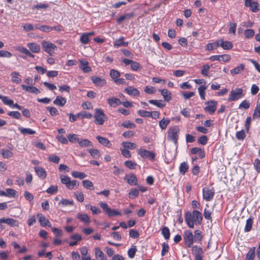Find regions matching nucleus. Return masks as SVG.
I'll list each match as a JSON object with an SVG mask.
<instances>
[{
	"mask_svg": "<svg viewBox=\"0 0 260 260\" xmlns=\"http://www.w3.org/2000/svg\"><path fill=\"white\" fill-rule=\"evenodd\" d=\"M60 181L62 184H64L66 187L69 189L78 188L79 184L77 180H71L70 178L67 175H61L60 176Z\"/></svg>",
	"mask_w": 260,
	"mask_h": 260,
	"instance_id": "obj_1",
	"label": "nucleus"
},
{
	"mask_svg": "<svg viewBox=\"0 0 260 260\" xmlns=\"http://www.w3.org/2000/svg\"><path fill=\"white\" fill-rule=\"evenodd\" d=\"M179 131V127L175 125L171 127L168 132V139L172 141L175 145H177Z\"/></svg>",
	"mask_w": 260,
	"mask_h": 260,
	"instance_id": "obj_2",
	"label": "nucleus"
},
{
	"mask_svg": "<svg viewBox=\"0 0 260 260\" xmlns=\"http://www.w3.org/2000/svg\"><path fill=\"white\" fill-rule=\"evenodd\" d=\"M94 118V122L98 125H103L105 120L108 119V116L104 113L103 110L99 108L95 109Z\"/></svg>",
	"mask_w": 260,
	"mask_h": 260,
	"instance_id": "obj_3",
	"label": "nucleus"
},
{
	"mask_svg": "<svg viewBox=\"0 0 260 260\" xmlns=\"http://www.w3.org/2000/svg\"><path fill=\"white\" fill-rule=\"evenodd\" d=\"M68 115L69 116V120L71 122H74L77 120V119L79 117H81L82 118L90 119L92 117V115L87 111L80 112L76 115H74L72 113H69L68 114Z\"/></svg>",
	"mask_w": 260,
	"mask_h": 260,
	"instance_id": "obj_4",
	"label": "nucleus"
},
{
	"mask_svg": "<svg viewBox=\"0 0 260 260\" xmlns=\"http://www.w3.org/2000/svg\"><path fill=\"white\" fill-rule=\"evenodd\" d=\"M243 89L242 88H236L235 90H232L230 93L228 98V101H235L242 98L244 96V94L243 93Z\"/></svg>",
	"mask_w": 260,
	"mask_h": 260,
	"instance_id": "obj_5",
	"label": "nucleus"
},
{
	"mask_svg": "<svg viewBox=\"0 0 260 260\" xmlns=\"http://www.w3.org/2000/svg\"><path fill=\"white\" fill-rule=\"evenodd\" d=\"M101 207L106 212V214L109 217H113L121 215V214L116 210L111 209L108 206V205L104 202H101L99 204Z\"/></svg>",
	"mask_w": 260,
	"mask_h": 260,
	"instance_id": "obj_6",
	"label": "nucleus"
},
{
	"mask_svg": "<svg viewBox=\"0 0 260 260\" xmlns=\"http://www.w3.org/2000/svg\"><path fill=\"white\" fill-rule=\"evenodd\" d=\"M192 253L194 256V260H203L204 251L202 247L198 245L192 247Z\"/></svg>",
	"mask_w": 260,
	"mask_h": 260,
	"instance_id": "obj_7",
	"label": "nucleus"
},
{
	"mask_svg": "<svg viewBox=\"0 0 260 260\" xmlns=\"http://www.w3.org/2000/svg\"><path fill=\"white\" fill-rule=\"evenodd\" d=\"M184 243L188 248L191 247L194 242L193 236L190 231H185L183 235Z\"/></svg>",
	"mask_w": 260,
	"mask_h": 260,
	"instance_id": "obj_8",
	"label": "nucleus"
},
{
	"mask_svg": "<svg viewBox=\"0 0 260 260\" xmlns=\"http://www.w3.org/2000/svg\"><path fill=\"white\" fill-rule=\"evenodd\" d=\"M205 105L207 106L204 108V110L211 115L214 114L216 110L217 102L214 100H211L206 102Z\"/></svg>",
	"mask_w": 260,
	"mask_h": 260,
	"instance_id": "obj_9",
	"label": "nucleus"
},
{
	"mask_svg": "<svg viewBox=\"0 0 260 260\" xmlns=\"http://www.w3.org/2000/svg\"><path fill=\"white\" fill-rule=\"evenodd\" d=\"M214 189L213 188H209L205 187L203 189V197L206 201H210L214 196Z\"/></svg>",
	"mask_w": 260,
	"mask_h": 260,
	"instance_id": "obj_10",
	"label": "nucleus"
},
{
	"mask_svg": "<svg viewBox=\"0 0 260 260\" xmlns=\"http://www.w3.org/2000/svg\"><path fill=\"white\" fill-rule=\"evenodd\" d=\"M42 45L44 50L49 53L50 55H52L53 51L57 48L55 45L46 41H43L42 43Z\"/></svg>",
	"mask_w": 260,
	"mask_h": 260,
	"instance_id": "obj_11",
	"label": "nucleus"
},
{
	"mask_svg": "<svg viewBox=\"0 0 260 260\" xmlns=\"http://www.w3.org/2000/svg\"><path fill=\"white\" fill-rule=\"evenodd\" d=\"M139 154L143 158H148L151 160H154L155 157V153L144 149H140L138 151Z\"/></svg>",
	"mask_w": 260,
	"mask_h": 260,
	"instance_id": "obj_12",
	"label": "nucleus"
},
{
	"mask_svg": "<svg viewBox=\"0 0 260 260\" xmlns=\"http://www.w3.org/2000/svg\"><path fill=\"white\" fill-rule=\"evenodd\" d=\"M40 225L43 227H51V223L42 213H38L37 215Z\"/></svg>",
	"mask_w": 260,
	"mask_h": 260,
	"instance_id": "obj_13",
	"label": "nucleus"
},
{
	"mask_svg": "<svg viewBox=\"0 0 260 260\" xmlns=\"http://www.w3.org/2000/svg\"><path fill=\"white\" fill-rule=\"evenodd\" d=\"M124 180L131 185H137L138 184V179L136 176L133 173L126 175L124 178Z\"/></svg>",
	"mask_w": 260,
	"mask_h": 260,
	"instance_id": "obj_14",
	"label": "nucleus"
},
{
	"mask_svg": "<svg viewBox=\"0 0 260 260\" xmlns=\"http://www.w3.org/2000/svg\"><path fill=\"white\" fill-rule=\"evenodd\" d=\"M217 44L218 46L221 47L224 50H230L232 48L233 45V43L228 41H224L222 39L217 40Z\"/></svg>",
	"mask_w": 260,
	"mask_h": 260,
	"instance_id": "obj_15",
	"label": "nucleus"
},
{
	"mask_svg": "<svg viewBox=\"0 0 260 260\" xmlns=\"http://www.w3.org/2000/svg\"><path fill=\"white\" fill-rule=\"evenodd\" d=\"M5 223L8 224L10 226L12 227L14 226H18V221L15 219H14L11 218H1L0 219V223Z\"/></svg>",
	"mask_w": 260,
	"mask_h": 260,
	"instance_id": "obj_16",
	"label": "nucleus"
},
{
	"mask_svg": "<svg viewBox=\"0 0 260 260\" xmlns=\"http://www.w3.org/2000/svg\"><path fill=\"white\" fill-rule=\"evenodd\" d=\"M80 66L79 68L85 73H89L92 71L91 68L88 66V62L85 60H80Z\"/></svg>",
	"mask_w": 260,
	"mask_h": 260,
	"instance_id": "obj_17",
	"label": "nucleus"
},
{
	"mask_svg": "<svg viewBox=\"0 0 260 260\" xmlns=\"http://www.w3.org/2000/svg\"><path fill=\"white\" fill-rule=\"evenodd\" d=\"M124 91L129 95L139 96L140 95L139 90L133 86H128L125 88Z\"/></svg>",
	"mask_w": 260,
	"mask_h": 260,
	"instance_id": "obj_18",
	"label": "nucleus"
},
{
	"mask_svg": "<svg viewBox=\"0 0 260 260\" xmlns=\"http://www.w3.org/2000/svg\"><path fill=\"white\" fill-rule=\"evenodd\" d=\"M193 221L196 224L200 225L201 224L203 216L202 213L198 210H194L193 211Z\"/></svg>",
	"mask_w": 260,
	"mask_h": 260,
	"instance_id": "obj_19",
	"label": "nucleus"
},
{
	"mask_svg": "<svg viewBox=\"0 0 260 260\" xmlns=\"http://www.w3.org/2000/svg\"><path fill=\"white\" fill-rule=\"evenodd\" d=\"M92 82L98 86L102 87L106 85V81L99 77L94 76L91 78Z\"/></svg>",
	"mask_w": 260,
	"mask_h": 260,
	"instance_id": "obj_20",
	"label": "nucleus"
},
{
	"mask_svg": "<svg viewBox=\"0 0 260 260\" xmlns=\"http://www.w3.org/2000/svg\"><path fill=\"white\" fill-rule=\"evenodd\" d=\"M34 170L39 178L42 179L46 178L47 173L44 168L41 167H35Z\"/></svg>",
	"mask_w": 260,
	"mask_h": 260,
	"instance_id": "obj_21",
	"label": "nucleus"
},
{
	"mask_svg": "<svg viewBox=\"0 0 260 260\" xmlns=\"http://www.w3.org/2000/svg\"><path fill=\"white\" fill-rule=\"evenodd\" d=\"M107 102L109 106L111 107H116L122 104L120 99L115 97H112L108 99Z\"/></svg>",
	"mask_w": 260,
	"mask_h": 260,
	"instance_id": "obj_22",
	"label": "nucleus"
},
{
	"mask_svg": "<svg viewBox=\"0 0 260 260\" xmlns=\"http://www.w3.org/2000/svg\"><path fill=\"white\" fill-rule=\"evenodd\" d=\"M21 86L23 90L30 93L39 94L41 92L40 90L35 86H27L24 84H22Z\"/></svg>",
	"mask_w": 260,
	"mask_h": 260,
	"instance_id": "obj_23",
	"label": "nucleus"
},
{
	"mask_svg": "<svg viewBox=\"0 0 260 260\" xmlns=\"http://www.w3.org/2000/svg\"><path fill=\"white\" fill-rule=\"evenodd\" d=\"M161 95L164 97L165 101L169 102L172 100V93L167 89L159 90Z\"/></svg>",
	"mask_w": 260,
	"mask_h": 260,
	"instance_id": "obj_24",
	"label": "nucleus"
},
{
	"mask_svg": "<svg viewBox=\"0 0 260 260\" xmlns=\"http://www.w3.org/2000/svg\"><path fill=\"white\" fill-rule=\"evenodd\" d=\"M27 46L33 53H38L40 52V46L36 43H29L27 44Z\"/></svg>",
	"mask_w": 260,
	"mask_h": 260,
	"instance_id": "obj_25",
	"label": "nucleus"
},
{
	"mask_svg": "<svg viewBox=\"0 0 260 260\" xmlns=\"http://www.w3.org/2000/svg\"><path fill=\"white\" fill-rule=\"evenodd\" d=\"M191 153L193 154H198L199 155L200 158L201 159L203 158L205 156V152L203 149L198 147H193L191 148Z\"/></svg>",
	"mask_w": 260,
	"mask_h": 260,
	"instance_id": "obj_26",
	"label": "nucleus"
},
{
	"mask_svg": "<svg viewBox=\"0 0 260 260\" xmlns=\"http://www.w3.org/2000/svg\"><path fill=\"white\" fill-rule=\"evenodd\" d=\"M96 139L98 140L99 142L103 146L109 148L111 147V143L110 141L106 138L98 136L96 137Z\"/></svg>",
	"mask_w": 260,
	"mask_h": 260,
	"instance_id": "obj_27",
	"label": "nucleus"
},
{
	"mask_svg": "<svg viewBox=\"0 0 260 260\" xmlns=\"http://www.w3.org/2000/svg\"><path fill=\"white\" fill-rule=\"evenodd\" d=\"M94 252L96 258H100V260H108L107 256L99 247L95 248Z\"/></svg>",
	"mask_w": 260,
	"mask_h": 260,
	"instance_id": "obj_28",
	"label": "nucleus"
},
{
	"mask_svg": "<svg viewBox=\"0 0 260 260\" xmlns=\"http://www.w3.org/2000/svg\"><path fill=\"white\" fill-rule=\"evenodd\" d=\"M245 65L244 64L241 63L239 64L238 67L231 70L230 71L231 74L232 76H235V75L241 73L242 71H243L245 70Z\"/></svg>",
	"mask_w": 260,
	"mask_h": 260,
	"instance_id": "obj_29",
	"label": "nucleus"
},
{
	"mask_svg": "<svg viewBox=\"0 0 260 260\" xmlns=\"http://www.w3.org/2000/svg\"><path fill=\"white\" fill-rule=\"evenodd\" d=\"M78 144L82 148L92 147L93 146L92 142L86 139H80Z\"/></svg>",
	"mask_w": 260,
	"mask_h": 260,
	"instance_id": "obj_30",
	"label": "nucleus"
},
{
	"mask_svg": "<svg viewBox=\"0 0 260 260\" xmlns=\"http://www.w3.org/2000/svg\"><path fill=\"white\" fill-rule=\"evenodd\" d=\"M67 103L66 98L61 96H57L55 100L53 101V104L57 106L60 107L63 106Z\"/></svg>",
	"mask_w": 260,
	"mask_h": 260,
	"instance_id": "obj_31",
	"label": "nucleus"
},
{
	"mask_svg": "<svg viewBox=\"0 0 260 260\" xmlns=\"http://www.w3.org/2000/svg\"><path fill=\"white\" fill-rule=\"evenodd\" d=\"M148 103L155 105L159 108H162L166 105L165 102L162 100H150L148 101Z\"/></svg>",
	"mask_w": 260,
	"mask_h": 260,
	"instance_id": "obj_32",
	"label": "nucleus"
},
{
	"mask_svg": "<svg viewBox=\"0 0 260 260\" xmlns=\"http://www.w3.org/2000/svg\"><path fill=\"white\" fill-rule=\"evenodd\" d=\"M77 218L81 221L86 224H89L90 222V218L86 214L78 213L77 215Z\"/></svg>",
	"mask_w": 260,
	"mask_h": 260,
	"instance_id": "obj_33",
	"label": "nucleus"
},
{
	"mask_svg": "<svg viewBox=\"0 0 260 260\" xmlns=\"http://www.w3.org/2000/svg\"><path fill=\"white\" fill-rule=\"evenodd\" d=\"M170 121L169 118L164 117L159 121V126L162 130H164L166 128L168 124H169Z\"/></svg>",
	"mask_w": 260,
	"mask_h": 260,
	"instance_id": "obj_34",
	"label": "nucleus"
},
{
	"mask_svg": "<svg viewBox=\"0 0 260 260\" xmlns=\"http://www.w3.org/2000/svg\"><path fill=\"white\" fill-rule=\"evenodd\" d=\"M135 15L134 13L132 12L130 13H126L123 15L120 16L117 20V22L118 23H121L123 20L127 19H129Z\"/></svg>",
	"mask_w": 260,
	"mask_h": 260,
	"instance_id": "obj_35",
	"label": "nucleus"
},
{
	"mask_svg": "<svg viewBox=\"0 0 260 260\" xmlns=\"http://www.w3.org/2000/svg\"><path fill=\"white\" fill-rule=\"evenodd\" d=\"M87 151L94 158L98 159L101 156V153L100 151L96 149H88L87 150Z\"/></svg>",
	"mask_w": 260,
	"mask_h": 260,
	"instance_id": "obj_36",
	"label": "nucleus"
},
{
	"mask_svg": "<svg viewBox=\"0 0 260 260\" xmlns=\"http://www.w3.org/2000/svg\"><path fill=\"white\" fill-rule=\"evenodd\" d=\"M12 81L17 84L21 83V79L19 78L20 74L18 72H13L11 74Z\"/></svg>",
	"mask_w": 260,
	"mask_h": 260,
	"instance_id": "obj_37",
	"label": "nucleus"
},
{
	"mask_svg": "<svg viewBox=\"0 0 260 260\" xmlns=\"http://www.w3.org/2000/svg\"><path fill=\"white\" fill-rule=\"evenodd\" d=\"M18 129L22 134L23 135H34L36 134V131L29 128H24L22 127H19Z\"/></svg>",
	"mask_w": 260,
	"mask_h": 260,
	"instance_id": "obj_38",
	"label": "nucleus"
},
{
	"mask_svg": "<svg viewBox=\"0 0 260 260\" xmlns=\"http://www.w3.org/2000/svg\"><path fill=\"white\" fill-rule=\"evenodd\" d=\"M189 169V166L186 162H183L180 164L179 166V172L182 175H184Z\"/></svg>",
	"mask_w": 260,
	"mask_h": 260,
	"instance_id": "obj_39",
	"label": "nucleus"
},
{
	"mask_svg": "<svg viewBox=\"0 0 260 260\" xmlns=\"http://www.w3.org/2000/svg\"><path fill=\"white\" fill-rule=\"evenodd\" d=\"M255 248L253 247L250 249L247 252L245 259L246 260H253L255 256Z\"/></svg>",
	"mask_w": 260,
	"mask_h": 260,
	"instance_id": "obj_40",
	"label": "nucleus"
},
{
	"mask_svg": "<svg viewBox=\"0 0 260 260\" xmlns=\"http://www.w3.org/2000/svg\"><path fill=\"white\" fill-rule=\"evenodd\" d=\"M67 138L68 139V141H70L72 143H75L76 142L79 143L80 138L78 137V136L76 134H69L67 136Z\"/></svg>",
	"mask_w": 260,
	"mask_h": 260,
	"instance_id": "obj_41",
	"label": "nucleus"
},
{
	"mask_svg": "<svg viewBox=\"0 0 260 260\" xmlns=\"http://www.w3.org/2000/svg\"><path fill=\"white\" fill-rule=\"evenodd\" d=\"M203 238V236L201 235V232L197 230L194 231V236L193 237V239L194 242L200 243Z\"/></svg>",
	"mask_w": 260,
	"mask_h": 260,
	"instance_id": "obj_42",
	"label": "nucleus"
},
{
	"mask_svg": "<svg viewBox=\"0 0 260 260\" xmlns=\"http://www.w3.org/2000/svg\"><path fill=\"white\" fill-rule=\"evenodd\" d=\"M1 154L5 158H9L13 156V153L8 150L1 149Z\"/></svg>",
	"mask_w": 260,
	"mask_h": 260,
	"instance_id": "obj_43",
	"label": "nucleus"
},
{
	"mask_svg": "<svg viewBox=\"0 0 260 260\" xmlns=\"http://www.w3.org/2000/svg\"><path fill=\"white\" fill-rule=\"evenodd\" d=\"M161 234L166 240H169L170 237L169 229L167 226L163 227L161 229Z\"/></svg>",
	"mask_w": 260,
	"mask_h": 260,
	"instance_id": "obj_44",
	"label": "nucleus"
},
{
	"mask_svg": "<svg viewBox=\"0 0 260 260\" xmlns=\"http://www.w3.org/2000/svg\"><path fill=\"white\" fill-rule=\"evenodd\" d=\"M253 224V219L251 217L248 218L246 222V225L244 229V231L245 232H249Z\"/></svg>",
	"mask_w": 260,
	"mask_h": 260,
	"instance_id": "obj_45",
	"label": "nucleus"
},
{
	"mask_svg": "<svg viewBox=\"0 0 260 260\" xmlns=\"http://www.w3.org/2000/svg\"><path fill=\"white\" fill-rule=\"evenodd\" d=\"M35 28L38 29L42 31L47 32L51 31V26H48V25H40L37 24L35 25Z\"/></svg>",
	"mask_w": 260,
	"mask_h": 260,
	"instance_id": "obj_46",
	"label": "nucleus"
},
{
	"mask_svg": "<svg viewBox=\"0 0 260 260\" xmlns=\"http://www.w3.org/2000/svg\"><path fill=\"white\" fill-rule=\"evenodd\" d=\"M139 194V190L136 188L132 189L129 193L128 197L131 199H134L137 198Z\"/></svg>",
	"mask_w": 260,
	"mask_h": 260,
	"instance_id": "obj_47",
	"label": "nucleus"
},
{
	"mask_svg": "<svg viewBox=\"0 0 260 260\" xmlns=\"http://www.w3.org/2000/svg\"><path fill=\"white\" fill-rule=\"evenodd\" d=\"M122 145L124 148L127 149H135L137 147V145L135 143L130 142H123L122 143Z\"/></svg>",
	"mask_w": 260,
	"mask_h": 260,
	"instance_id": "obj_48",
	"label": "nucleus"
},
{
	"mask_svg": "<svg viewBox=\"0 0 260 260\" xmlns=\"http://www.w3.org/2000/svg\"><path fill=\"white\" fill-rule=\"evenodd\" d=\"M72 175L73 177L76 178H79L80 179H84L87 177V175L84 173L74 171L72 173Z\"/></svg>",
	"mask_w": 260,
	"mask_h": 260,
	"instance_id": "obj_49",
	"label": "nucleus"
},
{
	"mask_svg": "<svg viewBox=\"0 0 260 260\" xmlns=\"http://www.w3.org/2000/svg\"><path fill=\"white\" fill-rule=\"evenodd\" d=\"M137 113L141 117H151L152 116V113L150 111H147L142 110H139L137 111Z\"/></svg>",
	"mask_w": 260,
	"mask_h": 260,
	"instance_id": "obj_50",
	"label": "nucleus"
},
{
	"mask_svg": "<svg viewBox=\"0 0 260 260\" xmlns=\"http://www.w3.org/2000/svg\"><path fill=\"white\" fill-rule=\"evenodd\" d=\"M82 184L83 186L87 189L90 190H93L94 189L93 184L89 180H84L82 181Z\"/></svg>",
	"mask_w": 260,
	"mask_h": 260,
	"instance_id": "obj_51",
	"label": "nucleus"
},
{
	"mask_svg": "<svg viewBox=\"0 0 260 260\" xmlns=\"http://www.w3.org/2000/svg\"><path fill=\"white\" fill-rule=\"evenodd\" d=\"M218 47V45L217 44V41L215 43H208L206 46V50L207 51H211L214 49H215L217 48V47Z\"/></svg>",
	"mask_w": 260,
	"mask_h": 260,
	"instance_id": "obj_52",
	"label": "nucleus"
},
{
	"mask_svg": "<svg viewBox=\"0 0 260 260\" xmlns=\"http://www.w3.org/2000/svg\"><path fill=\"white\" fill-rule=\"evenodd\" d=\"M0 99H1L3 102L6 105L12 106L13 104V101L11 99H9L7 96H3L1 95Z\"/></svg>",
	"mask_w": 260,
	"mask_h": 260,
	"instance_id": "obj_53",
	"label": "nucleus"
},
{
	"mask_svg": "<svg viewBox=\"0 0 260 260\" xmlns=\"http://www.w3.org/2000/svg\"><path fill=\"white\" fill-rule=\"evenodd\" d=\"M207 87L204 85L200 86L198 88V91L201 98L204 100H205V91Z\"/></svg>",
	"mask_w": 260,
	"mask_h": 260,
	"instance_id": "obj_54",
	"label": "nucleus"
},
{
	"mask_svg": "<svg viewBox=\"0 0 260 260\" xmlns=\"http://www.w3.org/2000/svg\"><path fill=\"white\" fill-rule=\"evenodd\" d=\"M124 165L129 169H135L137 166V164L135 161L126 160L124 162Z\"/></svg>",
	"mask_w": 260,
	"mask_h": 260,
	"instance_id": "obj_55",
	"label": "nucleus"
},
{
	"mask_svg": "<svg viewBox=\"0 0 260 260\" xmlns=\"http://www.w3.org/2000/svg\"><path fill=\"white\" fill-rule=\"evenodd\" d=\"M252 117L253 119H256L258 117H260V102L259 103L256 105L254 109Z\"/></svg>",
	"mask_w": 260,
	"mask_h": 260,
	"instance_id": "obj_56",
	"label": "nucleus"
},
{
	"mask_svg": "<svg viewBox=\"0 0 260 260\" xmlns=\"http://www.w3.org/2000/svg\"><path fill=\"white\" fill-rule=\"evenodd\" d=\"M131 68L133 71H137L140 70L142 67L139 62L133 60L131 63Z\"/></svg>",
	"mask_w": 260,
	"mask_h": 260,
	"instance_id": "obj_57",
	"label": "nucleus"
},
{
	"mask_svg": "<svg viewBox=\"0 0 260 260\" xmlns=\"http://www.w3.org/2000/svg\"><path fill=\"white\" fill-rule=\"evenodd\" d=\"M236 137L238 140L243 141L246 137V134L243 129L236 133Z\"/></svg>",
	"mask_w": 260,
	"mask_h": 260,
	"instance_id": "obj_58",
	"label": "nucleus"
},
{
	"mask_svg": "<svg viewBox=\"0 0 260 260\" xmlns=\"http://www.w3.org/2000/svg\"><path fill=\"white\" fill-rule=\"evenodd\" d=\"M244 34L246 38L249 39L254 36L255 32L252 29H247L245 30Z\"/></svg>",
	"mask_w": 260,
	"mask_h": 260,
	"instance_id": "obj_59",
	"label": "nucleus"
},
{
	"mask_svg": "<svg viewBox=\"0 0 260 260\" xmlns=\"http://www.w3.org/2000/svg\"><path fill=\"white\" fill-rule=\"evenodd\" d=\"M137 247L136 246H132V247L128 250L127 254L128 257L130 258H133L134 257L136 252L137 251Z\"/></svg>",
	"mask_w": 260,
	"mask_h": 260,
	"instance_id": "obj_60",
	"label": "nucleus"
},
{
	"mask_svg": "<svg viewBox=\"0 0 260 260\" xmlns=\"http://www.w3.org/2000/svg\"><path fill=\"white\" fill-rule=\"evenodd\" d=\"M121 126L127 128H135L136 124L129 121H126L122 123Z\"/></svg>",
	"mask_w": 260,
	"mask_h": 260,
	"instance_id": "obj_61",
	"label": "nucleus"
},
{
	"mask_svg": "<svg viewBox=\"0 0 260 260\" xmlns=\"http://www.w3.org/2000/svg\"><path fill=\"white\" fill-rule=\"evenodd\" d=\"M8 115L17 119H20L21 117V113L18 111H10Z\"/></svg>",
	"mask_w": 260,
	"mask_h": 260,
	"instance_id": "obj_62",
	"label": "nucleus"
},
{
	"mask_svg": "<svg viewBox=\"0 0 260 260\" xmlns=\"http://www.w3.org/2000/svg\"><path fill=\"white\" fill-rule=\"evenodd\" d=\"M202 69L201 70V74L202 75H203L204 76H209L208 72L210 68V66L208 64H206L203 65L202 67Z\"/></svg>",
	"mask_w": 260,
	"mask_h": 260,
	"instance_id": "obj_63",
	"label": "nucleus"
},
{
	"mask_svg": "<svg viewBox=\"0 0 260 260\" xmlns=\"http://www.w3.org/2000/svg\"><path fill=\"white\" fill-rule=\"evenodd\" d=\"M253 166L256 171L257 173H260V160L259 159L256 158L254 160Z\"/></svg>",
	"mask_w": 260,
	"mask_h": 260,
	"instance_id": "obj_64",
	"label": "nucleus"
}]
</instances>
